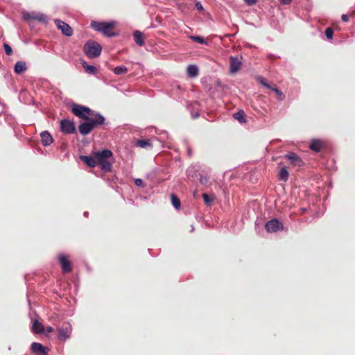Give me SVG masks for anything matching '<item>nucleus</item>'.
I'll return each instance as SVG.
<instances>
[{"label": "nucleus", "mask_w": 355, "mask_h": 355, "mask_svg": "<svg viewBox=\"0 0 355 355\" xmlns=\"http://www.w3.org/2000/svg\"><path fill=\"white\" fill-rule=\"evenodd\" d=\"M78 130L81 135H87L89 133H90L93 130L92 128V125L89 124L87 121H85L84 123H82L79 125Z\"/></svg>", "instance_id": "obj_12"}, {"label": "nucleus", "mask_w": 355, "mask_h": 355, "mask_svg": "<svg viewBox=\"0 0 355 355\" xmlns=\"http://www.w3.org/2000/svg\"><path fill=\"white\" fill-rule=\"evenodd\" d=\"M31 330L35 334H42L45 332V328L44 325L37 320H33Z\"/></svg>", "instance_id": "obj_10"}, {"label": "nucleus", "mask_w": 355, "mask_h": 355, "mask_svg": "<svg viewBox=\"0 0 355 355\" xmlns=\"http://www.w3.org/2000/svg\"><path fill=\"white\" fill-rule=\"evenodd\" d=\"M3 47H4L5 53H6V55H10L12 53V49L8 44L4 43Z\"/></svg>", "instance_id": "obj_31"}, {"label": "nucleus", "mask_w": 355, "mask_h": 355, "mask_svg": "<svg viewBox=\"0 0 355 355\" xmlns=\"http://www.w3.org/2000/svg\"><path fill=\"white\" fill-rule=\"evenodd\" d=\"M134 40L139 46H143L144 44L143 39V33L139 31H136L133 35Z\"/></svg>", "instance_id": "obj_16"}, {"label": "nucleus", "mask_w": 355, "mask_h": 355, "mask_svg": "<svg viewBox=\"0 0 355 355\" xmlns=\"http://www.w3.org/2000/svg\"><path fill=\"white\" fill-rule=\"evenodd\" d=\"M82 64H83V67L85 71L87 73H88L89 74H94V73H96V69L95 67H94L92 65L87 64V62H85V61L83 62Z\"/></svg>", "instance_id": "obj_19"}, {"label": "nucleus", "mask_w": 355, "mask_h": 355, "mask_svg": "<svg viewBox=\"0 0 355 355\" xmlns=\"http://www.w3.org/2000/svg\"><path fill=\"white\" fill-rule=\"evenodd\" d=\"M325 35L328 39H332L334 35L333 30L331 28H327L325 30Z\"/></svg>", "instance_id": "obj_32"}, {"label": "nucleus", "mask_w": 355, "mask_h": 355, "mask_svg": "<svg viewBox=\"0 0 355 355\" xmlns=\"http://www.w3.org/2000/svg\"><path fill=\"white\" fill-rule=\"evenodd\" d=\"M112 152L110 150L96 152V165H99L101 168L105 171H110L112 164L108 159L112 157Z\"/></svg>", "instance_id": "obj_1"}, {"label": "nucleus", "mask_w": 355, "mask_h": 355, "mask_svg": "<svg viewBox=\"0 0 355 355\" xmlns=\"http://www.w3.org/2000/svg\"><path fill=\"white\" fill-rule=\"evenodd\" d=\"M60 261L62 266V270L63 272H67V256H60Z\"/></svg>", "instance_id": "obj_25"}, {"label": "nucleus", "mask_w": 355, "mask_h": 355, "mask_svg": "<svg viewBox=\"0 0 355 355\" xmlns=\"http://www.w3.org/2000/svg\"><path fill=\"white\" fill-rule=\"evenodd\" d=\"M71 111L75 116L85 120L88 119V116H93V110L81 105L73 103Z\"/></svg>", "instance_id": "obj_4"}, {"label": "nucleus", "mask_w": 355, "mask_h": 355, "mask_svg": "<svg viewBox=\"0 0 355 355\" xmlns=\"http://www.w3.org/2000/svg\"><path fill=\"white\" fill-rule=\"evenodd\" d=\"M27 69L26 64L24 61H18L15 65L14 71L16 73L20 74Z\"/></svg>", "instance_id": "obj_13"}, {"label": "nucleus", "mask_w": 355, "mask_h": 355, "mask_svg": "<svg viewBox=\"0 0 355 355\" xmlns=\"http://www.w3.org/2000/svg\"><path fill=\"white\" fill-rule=\"evenodd\" d=\"M85 120L92 125V130L98 125L104 124L105 121V118L100 113L94 112V111L93 116H88V119Z\"/></svg>", "instance_id": "obj_5"}, {"label": "nucleus", "mask_w": 355, "mask_h": 355, "mask_svg": "<svg viewBox=\"0 0 355 355\" xmlns=\"http://www.w3.org/2000/svg\"><path fill=\"white\" fill-rule=\"evenodd\" d=\"M60 129L62 132L67 133V119H63L61 120Z\"/></svg>", "instance_id": "obj_30"}, {"label": "nucleus", "mask_w": 355, "mask_h": 355, "mask_svg": "<svg viewBox=\"0 0 355 355\" xmlns=\"http://www.w3.org/2000/svg\"><path fill=\"white\" fill-rule=\"evenodd\" d=\"M74 130L73 123L68 121V133L73 132Z\"/></svg>", "instance_id": "obj_35"}, {"label": "nucleus", "mask_w": 355, "mask_h": 355, "mask_svg": "<svg viewBox=\"0 0 355 355\" xmlns=\"http://www.w3.org/2000/svg\"><path fill=\"white\" fill-rule=\"evenodd\" d=\"M41 141L44 146H49L53 142L51 135L47 131H43L40 134Z\"/></svg>", "instance_id": "obj_11"}, {"label": "nucleus", "mask_w": 355, "mask_h": 355, "mask_svg": "<svg viewBox=\"0 0 355 355\" xmlns=\"http://www.w3.org/2000/svg\"><path fill=\"white\" fill-rule=\"evenodd\" d=\"M200 182L201 184H205L207 183V179L205 178H200Z\"/></svg>", "instance_id": "obj_42"}, {"label": "nucleus", "mask_w": 355, "mask_h": 355, "mask_svg": "<svg viewBox=\"0 0 355 355\" xmlns=\"http://www.w3.org/2000/svg\"><path fill=\"white\" fill-rule=\"evenodd\" d=\"M198 68L196 65L190 64L187 67V73L189 77H196L198 75Z\"/></svg>", "instance_id": "obj_15"}, {"label": "nucleus", "mask_w": 355, "mask_h": 355, "mask_svg": "<svg viewBox=\"0 0 355 355\" xmlns=\"http://www.w3.org/2000/svg\"><path fill=\"white\" fill-rule=\"evenodd\" d=\"M341 18L343 21L347 22L349 21V17L347 15H343Z\"/></svg>", "instance_id": "obj_39"}, {"label": "nucleus", "mask_w": 355, "mask_h": 355, "mask_svg": "<svg viewBox=\"0 0 355 355\" xmlns=\"http://www.w3.org/2000/svg\"><path fill=\"white\" fill-rule=\"evenodd\" d=\"M73 34V31L71 29V28L68 25V37L72 35Z\"/></svg>", "instance_id": "obj_41"}, {"label": "nucleus", "mask_w": 355, "mask_h": 355, "mask_svg": "<svg viewBox=\"0 0 355 355\" xmlns=\"http://www.w3.org/2000/svg\"><path fill=\"white\" fill-rule=\"evenodd\" d=\"M279 176L280 180L283 181H286L288 178V172L286 168H282L280 169L279 173Z\"/></svg>", "instance_id": "obj_22"}, {"label": "nucleus", "mask_w": 355, "mask_h": 355, "mask_svg": "<svg viewBox=\"0 0 355 355\" xmlns=\"http://www.w3.org/2000/svg\"><path fill=\"white\" fill-rule=\"evenodd\" d=\"M115 24L114 22H98L93 21L91 23V26L96 31L101 32L104 35L112 37L115 35L112 31Z\"/></svg>", "instance_id": "obj_2"}, {"label": "nucleus", "mask_w": 355, "mask_h": 355, "mask_svg": "<svg viewBox=\"0 0 355 355\" xmlns=\"http://www.w3.org/2000/svg\"><path fill=\"white\" fill-rule=\"evenodd\" d=\"M258 80H259V83L261 85H262L263 87H265L266 88L271 89L270 86L266 82V80L263 78L259 77V78H258Z\"/></svg>", "instance_id": "obj_33"}, {"label": "nucleus", "mask_w": 355, "mask_h": 355, "mask_svg": "<svg viewBox=\"0 0 355 355\" xmlns=\"http://www.w3.org/2000/svg\"><path fill=\"white\" fill-rule=\"evenodd\" d=\"M189 38L191 40H193V41H194L196 42H198L199 44H207V42L205 41V40L203 37H200V36L191 35L189 37Z\"/></svg>", "instance_id": "obj_26"}, {"label": "nucleus", "mask_w": 355, "mask_h": 355, "mask_svg": "<svg viewBox=\"0 0 355 355\" xmlns=\"http://www.w3.org/2000/svg\"><path fill=\"white\" fill-rule=\"evenodd\" d=\"M266 231L269 233L277 232L283 229L282 223L277 219H272L268 221L265 225Z\"/></svg>", "instance_id": "obj_6"}, {"label": "nucleus", "mask_w": 355, "mask_h": 355, "mask_svg": "<svg viewBox=\"0 0 355 355\" xmlns=\"http://www.w3.org/2000/svg\"><path fill=\"white\" fill-rule=\"evenodd\" d=\"M322 146V143L320 140H313L309 146V148L315 151L319 152Z\"/></svg>", "instance_id": "obj_18"}, {"label": "nucleus", "mask_w": 355, "mask_h": 355, "mask_svg": "<svg viewBox=\"0 0 355 355\" xmlns=\"http://www.w3.org/2000/svg\"><path fill=\"white\" fill-rule=\"evenodd\" d=\"M288 160L293 163H297L300 165L301 159L295 153H291L285 156Z\"/></svg>", "instance_id": "obj_20"}, {"label": "nucleus", "mask_w": 355, "mask_h": 355, "mask_svg": "<svg viewBox=\"0 0 355 355\" xmlns=\"http://www.w3.org/2000/svg\"><path fill=\"white\" fill-rule=\"evenodd\" d=\"M114 72L116 75H123L128 72V69L124 66H118L115 67Z\"/></svg>", "instance_id": "obj_23"}, {"label": "nucleus", "mask_w": 355, "mask_h": 355, "mask_svg": "<svg viewBox=\"0 0 355 355\" xmlns=\"http://www.w3.org/2000/svg\"><path fill=\"white\" fill-rule=\"evenodd\" d=\"M83 49L85 53L89 58L98 57L102 51L101 46L98 42L93 40L88 41L84 45Z\"/></svg>", "instance_id": "obj_3"}, {"label": "nucleus", "mask_w": 355, "mask_h": 355, "mask_svg": "<svg viewBox=\"0 0 355 355\" xmlns=\"http://www.w3.org/2000/svg\"><path fill=\"white\" fill-rule=\"evenodd\" d=\"M171 203L175 207V209H179L180 208V199L175 195H171Z\"/></svg>", "instance_id": "obj_24"}, {"label": "nucleus", "mask_w": 355, "mask_h": 355, "mask_svg": "<svg viewBox=\"0 0 355 355\" xmlns=\"http://www.w3.org/2000/svg\"><path fill=\"white\" fill-rule=\"evenodd\" d=\"M293 0H281V3L283 5H288L292 2Z\"/></svg>", "instance_id": "obj_38"}, {"label": "nucleus", "mask_w": 355, "mask_h": 355, "mask_svg": "<svg viewBox=\"0 0 355 355\" xmlns=\"http://www.w3.org/2000/svg\"><path fill=\"white\" fill-rule=\"evenodd\" d=\"M67 267H68V272H69L71 270V266H70V263L69 261H68Z\"/></svg>", "instance_id": "obj_43"}, {"label": "nucleus", "mask_w": 355, "mask_h": 355, "mask_svg": "<svg viewBox=\"0 0 355 355\" xmlns=\"http://www.w3.org/2000/svg\"><path fill=\"white\" fill-rule=\"evenodd\" d=\"M245 112L243 110H240L238 112L234 113L233 115L234 118L239 121L240 123L245 122Z\"/></svg>", "instance_id": "obj_21"}, {"label": "nucleus", "mask_w": 355, "mask_h": 355, "mask_svg": "<svg viewBox=\"0 0 355 355\" xmlns=\"http://www.w3.org/2000/svg\"><path fill=\"white\" fill-rule=\"evenodd\" d=\"M56 22H58V28L61 29L62 33H63V35H67V28L65 26H67V24L64 22L62 21L63 26H61L60 24V21L56 20Z\"/></svg>", "instance_id": "obj_29"}, {"label": "nucleus", "mask_w": 355, "mask_h": 355, "mask_svg": "<svg viewBox=\"0 0 355 355\" xmlns=\"http://www.w3.org/2000/svg\"><path fill=\"white\" fill-rule=\"evenodd\" d=\"M31 350L33 354L37 355H48L49 351V348L39 343H33L31 344Z\"/></svg>", "instance_id": "obj_7"}, {"label": "nucleus", "mask_w": 355, "mask_h": 355, "mask_svg": "<svg viewBox=\"0 0 355 355\" xmlns=\"http://www.w3.org/2000/svg\"><path fill=\"white\" fill-rule=\"evenodd\" d=\"M230 72L231 73H236L242 65L241 61L236 57H230Z\"/></svg>", "instance_id": "obj_8"}, {"label": "nucleus", "mask_w": 355, "mask_h": 355, "mask_svg": "<svg viewBox=\"0 0 355 355\" xmlns=\"http://www.w3.org/2000/svg\"><path fill=\"white\" fill-rule=\"evenodd\" d=\"M24 19H33L40 21L44 22L46 19V16L42 14L40 15H31L30 13H26L24 15Z\"/></svg>", "instance_id": "obj_14"}, {"label": "nucleus", "mask_w": 355, "mask_h": 355, "mask_svg": "<svg viewBox=\"0 0 355 355\" xmlns=\"http://www.w3.org/2000/svg\"><path fill=\"white\" fill-rule=\"evenodd\" d=\"M244 1L249 6H252L255 4L257 0H244Z\"/></svg>", "instance_id": "obj_36"}, {"label": "nucleus", "mask_w": 355, "mask_h": 355, "mask_svg": "<svg viewBox=\"0 0 355 355\" xmlns=\"http://www.w3.org/2000/svg\"><path fill=\"white\" fill-rule=\"evenodd\" d=\"M45 331H46L47 333H51L53 331V329L51 327H47L46 328H45Z\"/></svg>", "instance_id": "obj_40"}, {"label": "nucleus", "mask_w": 355, "mask_h": 355, "mask_svg": "<svg viewBox=\"0 0 355 355\" xmlns=\"http://www.w3.org/2000/svg\"><path fill=\"white\" fill-rule=\"evenodd\" d=\"M196 7L198 10H203V6L200 2L196 3Z\"/></svg>", "instance_id": "obj_37"}, {"label": "nucleus", "mask_w": 355, "mask_h": 355, "mask_svg": "<svg viewBox=\"0 0 355 355\" xmlns=\"http://www.w3.org/2000/svg\"><path fill=\"white\" fill-rule=\"evenodd\" d=\"M135 184L137 187H145L144 181L141 179L137 178V179L135 180Z\"/></svg>", "instance_id": "obj_34"}, {"label": "nucleus", "mask_w": 355, "mask_h": 355, "mask_svg": "<svg viewBox=\"0 0 355 355\" xmlns=\"http://www.w3.org/2000/svg\"><path fill=\"white\" fill-rule=\"evenodd\" d=\"M80 159L84 162L87 165L90 167H94L96 166V152L94 153V156H84L80 157Z\"/></svg>", "instance_id": "obj_9"}, {"label": "nucleus", "mask_w": 355, "mask_h": 355, "mask_svg": "<svg viewBox=\"0 0 355 355\" xmlns=\"http://www.w3.org/2000/svg\"><path fill=\"white\" fill-rule=\"evenodd\" d=\"M271 89L277 94L280 101H283L284 99L285 96L279 89L276 87H271Z\"/></svg>", "instance_id": "obj_28"}, {"label": "nucleus", "mask_w": 355, "mask_h": 355, "mask_svg": "<svg viewBox=\"0 0 355 355\" xmlns=\"http://www.w3.org/2000/svg\"><path fill=\"white\" fill-rule=\"evenodd\" d=\"M202 198H203L204 202L207 205H210L211 204V202H213V200H214V198L210 196H209L207 193H203L202 194Z\"/></svg>", "instance_id": "obj_27"}, {"label": "nucleus", "mask_w": 355, "mask_h": 355, "mask_svg": "<svg viewBox=\"0 0 355 355\" xmlns=\"http://www.w3.org/2000/svg\"><path fill=\"white\" fill-rule=\"evenodd\" d=\"M136 146L143 148L153 146L150 139H139L136 141Z\"/></svg>", "instance_id": "obj_17"}]
</instances>
